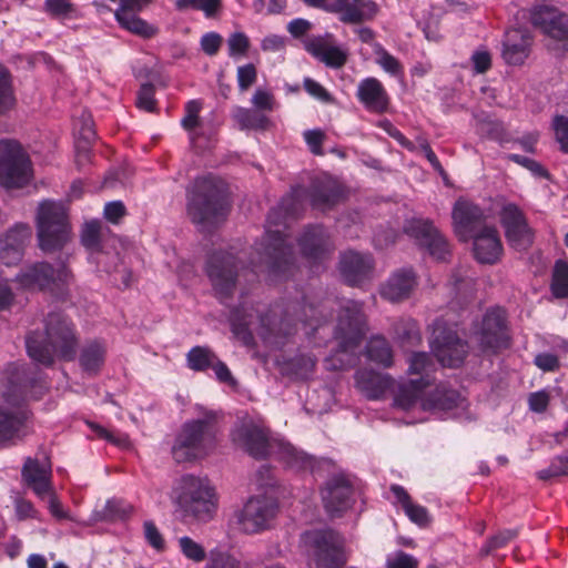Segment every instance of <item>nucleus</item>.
<instances>
[{
    "instance_id": "obj_37",
    "label": "nucleus",
    "mask_w": 568,
    "mask_h": 568,
    "mask_svg": "<svg viewBox=\"0 0 568 568\" xmlns=\"http://www.w3.org/2000/svg\"><path fill=\"white\" fill-rule=\"evenodd\" d=\"M43 10L61 21L75 20L81 17L80 10L69 0H45Z\"/></svg>"
},
{
    "instance_id": "obj_22",
    "label": "nucleus",
    "mask_w": 568,
    "mask_h": 568,
    "mask_svg": "<svg viewBox=\"0 0 568 568\" xmlns=\"http://www.w3.org/2000/svg\"><path fill=\"white\" fill-rule=\"evenodd\" d=\"M305 49L316 59L331 68H339L347 60V50L337 44L328 33L304 39Z\"/></svg>"
},
{
    "instance_id": "obj_54",
    "label": "nucleus",
    "mask_w": 568,
    "mask_h": 568,
    "mask_svg": "<svg viewBox=\"0 0 568 568\" xmlns=\"http://www.w3.org/2000/svg\"><path fill=\"white\" fill-rule=\"evenodd\" d=\"M132 511V507L120 499H111L106 503L104 517L109 519L124 518Z\"/></svg>"
},
{
    "instance_id": "obj_10",
    "label": "nucleus",
    "mask_w": 568,
    "mask_h": 568,
    "mask_svg": "<svg viewBox=\"0 0 568 568\" xmlns=\"http://www.w3.org/2000/svg\"><path fill=\"white\" fill-rule=\"evenodd\" d=\"M288 201L283 200L281 205L268 214L265 234L267 244L263 247L264 252L258 250L261 260L266 263L270 274L274 276L286 274L293 261L292 251L286 244V235L283 234L287 225L286 219L291 214Z\"/></svg>"
},
{
    "instance_id": "obj_1",
    "label": "nucleus",
    "mask_w": 568,
    "mask_h": 568,
    "mask_svg": "<svg viewBox=\"0 0 568 568\" xmlns=\"http://www.w3.org/2000/svg\"><path fill=\"white\" fill-rule=\"evenodd\" d=\"M408 379L398 384L394 406L402 410H423L439 418L463 417L467 402L457 392L444 386L427 394L433 385L436 365L425 352L412 353L407 358Z\"/></svg>"
},
{
    "instance_id": "obj_9",
    "label": "nucleus",
    "mask_w": 568,
    "mask_h": 568,
    "mask_svg": "<svg viewBox=\"0 0 568 568\" xmlns=\"http://www.w3.org/2000/svg\"><path fill=\"white\" fill-rule=\"evenodd\" d=\"M172 500L185 516L204 523L213 518L217 507L216 496L209 480L192 475L183 476L176 483Z\"/></svg>"
},
{
    "instance_id": "obj_3",
    "label": "nucleus",
    "mask_w": 568,
    "mask_h": 568,
    "mask_svg": "<svg viewBox=\"0 0 568 568\" xmlns=\"http://www.w3.org/2000/svg\"><path fill=\"white\" fill-rule=\"evenodd\" d=\"M43 385L27 375L23 366L12 364L2 375L0 388V442L21 437L29 418L28 398H39Z\"/></svg>"
},
{
    "instance_id": "obj_48",
    "label": "nucleus",
    "mask_w": 568,
    "mask_h": 568,
    "mask_svg": "<svg viewBox=\"0 0 568 568\" xmlns=\"http://www.w3.org/2000/svg\"><path fill=\"white\" fill-rule=\"evenodd\" d=\"M38 498L47 503L48 509L54 518L59 520L70 518L69 511L63 508L59 499V496L55 491V488H52L51 491H48L44 495L39 496Z\"/></svg>"
},
{
    "instance_id": "obj_16",
    "label": "nucleus",
    "mask_w": 568,
    "mask_h": 568,
    "mask_svg": "<svg viewBox=\"0 0 568 568\" xmlns=\"http://www.w3.org/2000/svg\"><path fill=\"white\" fill-rule=\"evenodd\" d=\"M529 17L532 26L555 41L556 49L568 50V16L547 4H537L531 10H519L517 19Z\"/></svg>"
},
{
    "instance_id": "obj_32",
    "label": "nucleus",
    "mask_w": 568,
    "mask_h": 568,
    "mask_svg": "<svg viewBox=\"0 0 568 568\" xmlns=\"http://www.w3.org/2000/svg\"><path fill=\"white\" fill-rule=\"evenodd\" d=\"M390 493L395 501L404 509L406 516L418 526H426L429 523V515L425 507L412 501L406 490L398 486L393 485Z\"/></svg>"
},
{
    "instance_id": "obj_51",
    "label": "nucleus",
    "mask_w": 568,
    "mask_h": 568,
    "mask_svg": "<svg viewBox=\"0 0 568 568\" xmlns=\"http://www.w3.org/2000/svg\"><path fill=\"white\" fill-rule=\"evenodd\" d=\"M250 47V40L243 32H234L227 39L229 54L232 58L243 57Z\"/></svg>"
},
{
    "instance_id": "obj_29",
    "label": "nucleus",
    "mask_w": 568,
    "mask_h": 568,
    "mask_svg": "<svg viewBox=\"0 0 568 568\" xmlns=\"http://www.w3.org/2000/svg\"><path fill=\"white\" fill-rule=\"evenodd\" d=\"M373 267L372 257L353 251L342 255L339 270L345 281L351 285L359 284L366 278Z\"/></svg>"
},
{
    "instance_id": "obj_50",
    "label": "nucleus",
    "mask_w": 568,
    "mask_h": 568,
    "mask_svg": "<svg viewBox=\"0 0 568 568\" xmlns=\"http://www.w3.org/2000/svg\"><path fill=\"white\" fill-rule=\"evenodd\" d=\"M386 568H418V560L402 550L388 554L386 557Z\"/></svg>"
},
{
    "instance_id": "obj_17",
    "label": "nucleus",
    "mask_w": 568,
    "mask_h": 568,
    "mask_svg": "<svg viewBox=\"0 0 568 568\" xmlns=\"http://www.w3.org/2000/svg\"><path fill=\"white\" fill-rule=\"evenodd\" d=\"M277 505L272 497L256 495L251 497L236 514L239 529L245 534H257L271 526Z\"/></svg>"
},
{
    "instance_id": "obj_33",
    "label": "nucleus",
    "mask_w": 568,
    "mask_h": 568,
    "mask_svg": "<svg viewBox=\"0 0 568 568\" xmlns=\"http://www.w3.org/2000/svg\"><path fill=\"white\" fill-rule=\"evenodd\" d=\"M105 345L100 341L85 344L80 353V365L88 373H95L104 363Z\"/></svg>"
},
{
    "instance_id": "obj_57",
    "label": "nucleus",
    "mask_w": 568,
    "mask_h": 568,
    "mask_svg": "<svg viewBox=\"0 0 568 568\" xmlns=\"http://www.w3.org/2000/svg\"><path fill=\"white\" fill-rule=\"evenodd\" d=\"M341 196V191L337 187H327L317 192L313 196V204L317 207L325 209L334 204Z\"/></svg>"
},
{
    "instance_id": "obj_63",
    "label": "nucleus",
    "mask_w": 568,
    "mask_h": 568,
    "mask_svg": "<svg viewBox=\"0 0 568 568\" xmlns=\"http://www.w3.org/2000/svg\"><path fill=\"white\" fill-rule=\"evenodd\" d=\"M473 68L477 73L486 72L491 65L490 53L485 49L476 50L470 58Z\"/></svg>"
},
{
    "instance_id": "obj_47",
    "label": "nucleus",
    "mask_w": 568,
    "mask_h": 568,
    "mask_svg": "<svg viewBox=\"0 0 568 568\" xmlns=\"http://www.w3.org/2000/svg\"><path fill=\"white\" fill-rule=\"evenodd\" d=\"M181 552L190 560L200 562L205 558L204 548L192 538L183 536L179 539Z\"/></svg>"
},
{
    "instance_id": "obj_2",
    "label": "nucleus",
    "mask_w": 568,
    "mask_h": 568,
    "mask_svg": "<svg viewBox=\"0 0 568 568\" xmlns=\"http://www.w3.org/2000/svg\"><path fill=\"white\" fill-rule=\"evenodd\" d=\"M234 444L243 447L254 458L274 457L295 470L316 471L320 462L297 450L290 443L271 437L264 422L257 417L240 418L231 433Z\"/></svg>"
},
{
    "instance_id": "obj_59",
    "label": "nucleus",
    "mask_w": 568,
    "mask_h": 568,
    "mask_svg": "<svg viewBox=\"0 0 568 568\" xmlns=\"http://www.w3.org/2000/svg\"><path fill=\"white\" fill-rule=\"evenodd\" d=\"M304 89L310 95H312L313 98L321 102L327 103L332 101V97L327 92V90L322 84H320L318 82L311 78L304 79Z\"/></svg>"
},
{
    "instance_id": "obj_8",
    "label": "nucleus",
    "mask_w": 568,
    "mask_h": 568,
    "mask_svg": "<svg viewBox=\"0 0 568 568\" xmlns=\"http://www.w3.org/2000/svg\"><path fill=\"white\" fill-rule=\"evenodd\" d=\"M365 332V321L362 305L354 301H346L341 305L335 339L338 349L326 359L332 369H343L354 363L355 349Z\"/></svg>"
},
{
    "instance_id": "obj_52",
    "label": "nucleus",
    "mask_w": 568,
    "mask_h": 568,
    "mask_svg": "<svg viewBox=\"0 0 568 568\" xmlns=\"http://www.w3.org/2000/svg\"><path fill=\"white\" fill-rule=\"evenodd\" d=\"M568 475V454L556 457L547 469L538 473L540 479Z\"/></svg>"
},
{
    "instance_id": "obj_13",
    "label": "nucleus",
    "mask_w": 568,
    "mask_h": 568,
    "mask_svg": "<svg viewBox=\"0 0 568 568\" xmlns=\"http://www.w3.org/2000/svg\"><path fill=\"white\" fill-rule=\"evenodd\" d=\"M301 542L312 551L317 568H338L347 560L344 538L331 529L305 531Z\"/></svg>"
},
{
    "instance_id": "obj_46",
    "label": "nucleus",
    "mask_w": 568,
    "mask_h": 568,
    "mask_svg": "<svg viewBox=\"0 0 568 568\" xmlns=\"http://www.w3.org/2000/svg\"><path fill=\"white\" fill-rule=\"evenodd\" d=\"M252 105L260 111L272 112L278 108L274 94L267 90L257 88L251 99Z\"/></svg>"
},
{
    "instance_id": "obj_42",
    "label": "nucleus",
    "mask_w": 568,
    "mask_h": 568,
    "mask_svg": "<svg viewBox=\"0 0 568 568\" xmlns=\"http://www.w3.org/2000/svg\"><path fill=\"white\" fill-rule=\"evenodd\" d=\"M375 61L386 73L390 74L392 77H403L404 69L400 62L381 45L375 48Z\"/></svg>"
},
{
    "instance_id": "obj_5",
    "label": "nucleus",
    "mask_w": 568,
    "mask_h": 568,
    "mask_svg": "<svg viewBox=\"0 0 568 568\" xmlns=\"http://www.w3.org/2000/svg\"><path fill=\"white\" fill-rule=\"evenodd\" d=\"M28 355L37 363L49 366L54 358L73 359L78 339L71 322L60 313L48 316L44 333H31L26 341Z\"/></svg>"
},
{
    "instance_id": "obj_43",
    "label": "nucleus",
    "mask_w": 568,
    "mask_h": 568,
    "mask_svg": "<svg viewBox=\"0 0 568 568\" xmlns=\"http://www.w3.org/2000/svg\"><path fill=\"white\" fill-rule=\"evenodd\" d=\"M397 337L403 344L408 343L409 345H418L422 341V335L417 323L412 320L402 321L395 328Z\"/></svg>"
},
{
    "instance_id": "obj_26",
    "label": "nucleus",
    "mask_w": 568,
    "mask_h": 568,
    "mask_svg": "<svg viewBox=\"0 0 568 568\" xmlns=\"http://www.w3.org/2000/svg\"><path fill=\"white\" fill-rule=\"evenodd\" d=\"M352 487L343 477L331 479L322 490V498L326 510L338 515L351 507Z\"/></svg>"
},
{
    "instance_id": "obj_60",
    "label": "nucleus",
    "mask_w": 568,
    "mask_h": 568,
    "mask_svg": "<svg viewBox=\"0 0 568 568\" xmlns=\"http://www.w3.org/2000/svg\"><path fill=\"white\" fill-rule=\"evenodd\" d=\"M556 139L564 151H568V118L559 115L552 123Z\"/></svg>"
},
{
    "instance_id": "obj_41",
    "label": "nucleus",
    "mask_w": 568,
    "mask_h": 568,
    "mask_svg": "<svg viewBox=\"0 0 568 568\" xmlns=\"http://www.w3.org/2000/svg\"><path fill=\"white\" fill-rule=\"evenodd\" d=\"M14 236V234H4L0 239V261L7 266L19 263L23 256L24 250L11 242Z\"/></svg>"
},
{
    "instance_id": "obj_44",
    "label": "nucleus",
    "mask_w": 568,
    "mask_h": 568,
    "mask_svg": "<svg viewBox=\"0 0 568 568\" xmlns=\"http://www.w3.org/2000/svg\"><path fill=\"white\" fill-rule=\"evenodd\" d=\"M551 291L556 297L568 296V265L564 262L556 263Z\"/></svg>"
},
{
    "instance_id": "obj_64",
    "label": "nucleus",
    "mask_w": 568,
    "mask_h": 568,
    "mask_svg": "<svg viewBox=\"0 0 568 568\" xmlns=\"http://www.w3.org/2000/svg\"><path fill=\"white\" fill-rule=\"evenodd\" d=\"M207 568H239V562L226 552L214 551L211 554V561Z\"/></svg>"
},
{
    "instance_id": "obj_36",
    "label": "nucleus",
    "mask_w": 568,
    "mask_h": 568,
    "mask_svg": "<svg viewBox=\"0 0 568 568\" xmlns=\"http://www.w3.org/2000/svg\"><path fill=\"white\" fill-rule=\"evenodd\" d=\"M371 361L388 367L393 364V352L387 341L382 336L372 337L366 347Z\"/></svg>"
},
{
    "instance_id": "obj_34",
    "label": "nucleus",
    "mask_w": 568,
    "mask_h": 568,
    "mask_svg": "<svg viewBox=\"0 0 568 568\" xmlns=\"http://www.w3.org/2000/svg\"><path fill=\"white\" fill-rule=\"evenodd\" d=\"M101 223L99 220H91L84 223L81 234L83 245L92 251L91 258H94L97 264L104 263L105 253L99 251Z\"/></svg>"
},
{
    "instance_id": "obj_18",
    "label": "nucleus",
    "mask_w": 568,
    "mask_h": 568,
    "mask_svg": "<svg viewBox=\"0 0 568 568\" xmlns=\"http://www.w3.org/2000/svg\"><path fill=\"white\" fill-rule=\"evenodd\" d=\"M475 337L485 353H495L508 345L506 314L500 307L488 310L475 331Z\"/></svg>"
},
{
    "instance_id": "obj_31",
    "label": "nucleus",
    "mask_w": 568,
    "mask_h": 568,
    "mask_svg": "<svg viewBox=\"0 0 568 568\" xmlns=\"http://www.w3.org/2000/svg\"><path fill=\"white\" fill-rule=\"evenodd\" d=\"M341 20L346 23H358L373 19L378 12V6L373 0H342L337 10Z\"/></svg>"
},
{
    "instance_id": "obj_58",
    "label": "nucleus",
    "mask_w": 568,
    "mask_h": 568,
    "mask_svg": "<svg viewBox=\"0 0 568 568\" xmlns=\"http://www.w3.org/2000/svg\"><path fill=\"white\" fill-rule=\"evenodd\" d=\"M6 234H14L16 236L11 239L13 245L20 246L23 248L30 242L32 237V230L30 226L26 224H17L11 230H9Z\"/></svg>"
},
{
    "instance_id": "obj_27",
    "label": "nucleus",
    "mask_w": 568,
    "mask_h": 568,
    "mask_svg": "<svg viewBox=\"0 0 568 568\" xmlns=\"http://www.w3.org/2000/svg\"><path fill=\"white\" fill-rule=\"evenodd\" d=\"M357 389L368 399H381L394 387V379L388 374L374 371H358L355 375Z\"/></svg>"
},
{
    "instance_id": "obj_6",
    "label": "nucleus",
    "mask_w": 568,
    "mask_h": 568,
    "mask_svg": "<svg viewBox=\"0 0 568 568\" xmlns=\"http://www.w3.org/2000/svg\"><path fill=\"white\" fill-rule=\"evenodd\" d=\"M194 413L197 417L181 426L172 446V455L179 463L204 458L216 447V413L202 405H195Z\"/></svg>"
},
{
    "instance_id": "obj_45",
    "label": "nucleus",
    "mask_w": 568,
    "mask_h": 568,
    "mask_svg": "<svg viewBox=\"0 0 568 568\" xmlns=\"http://www.w3.org/2000/svg\"><path fill=\"white\" fill-rule=\"evenodd\" d=\"M477 132L494 140L501 139L504 134V126L500 122L490 119L489 116L476 118Z\"/></svg>"
},
{
    "instance_id": "obj_40",
    "label": "nucleus",
    "mask_w": 568,
    "mask_h": 568,
    "mask_svg": "<svg viewBox=\"0 0 568 568\" xmlns=\"http://www.w3.org/2000/svg\"><path fill=\"white\" fill-rule=\"evenodd\" d=\"M202 109V103L199 100H191L185 105V115L181 120L184 130L190 134L192 144H196V134L200 126L199 113Z\"/></svg>"
},
{
    "instance_id": "obj_62",
    "label": "nucleus",
    "mask_w": 568,
    "mask_h": 568,
    "mask_svg": "<svg viewBox=\"0 0 568 568\" xmlns=\"http://www.w3.org/2000/svg\"><path fill=\"white\" fill-rule=\"evenodd\" d=\"M550 395L547 390L531 393L528 397L529 409L535 413H544L549 404Z\"/></svg>"
},
{
    "instance_id": "obj_15",
    "label": "nucleus",
    "mask_w": 568,
    "mask_h": 568,
    "mask_svg": "<svg viewBox=\"0 0 568 568\" xmlns=\"http://www.w3.org/2000/svg\"><path fill=\"white\" fill-rule=\"evenodd\" d=\"M429 347L437 361L446 367H458L463 364L468 347L459 338L456 329L442 320L434 323Z\"/></svg>"
},
{
    "instance_id": "obj_55",
    "label": "nucleus",
    "mask_w": 568,
    "mask_h": 568,
    "mask_svg": "<svg viewBox=\"0 0 568 568\" xmlns=\"http://www.w3.org/2000/svg\"><path fill=\"white\" fill-rule=\"evenodd\" d=\"M136 104L140 109L145 110L148 112H152L155 109V100H154V87L152 84H142L139 92Z\"/></svg>"
},
{
    "instance_id": "obj_4",
    "label": "nucleus",
    "mask_w": 568,
    "mask_h": 568,
    "mask_svg": "<svg viewBox=\"0 0 568 568\" xmlns=\"http://www.w3.org/2000/svg\"><path fill=\"white\" fill-rule=\"evenodd\" d=\"M454 231L463 242L473 240L475 258L481 264H494L503 254V245L494 226L486 225L483 211L473 203L459 199L452 213Z\"/></svg>"
},
{
    "instance_id": "obj_23",
    "label": "nucleus",
    "mask_w": 568,
    "mask_h": 568,
    "mask_svg": "<svg viewBox=\"0 0 568 568\" xmlns=\"http://www.w3.org/2000/svg\"><path fill=\"white\" fill-rule=\"evenodd\" d=\"M22 478L27 486L39 497L54 488L52 466L47 456L28 458L22 468Z\"/></svg>"
},
{
    "instance_id": "obj_61",
    "label": "nucleus",
    "mask_w": 568,
    "mask_h": 568,
    "mask_svg": "<svg viewBox=\"0 0 568 568\" xmlns=\"http://www.w3.org/2000/svg\"><path fill=\"white\" fill-rule=\"evenodd\" d=\"M256 69L248 63L237 69V82L242 91L247 90L256 80Z\"/></svg>"
},
{
    "instance_id": "obj_24",
    "label": "nucleus",
    "mask_w": 568,
    "mask_h": 568,
    "mask_svg": "<svg viewBox=\"0 0 568 568\" xmlns=\"http://www.w3.org/2000/svg\"><path fill=\"white\" fill-rule=\"evenodd\" d=\"M532 47V37L528 29L511 27L505 34L503 59L507 64L521 65L528 59Z\"/></svg>"
},
{
    "instance_id": "obj_53",
    "label": "nucleus",
    "mask_w": 568,
    "mask_h": 568,
    "mask_svg": "<svg viewBox=\"0 0 568 568\" xmlns=\"http://www.w3.org/2000/svg\"><path fill=\"white\" fill-rule=\"evenodd\" d=\"M13 103L10 77L7 70L0 65V112L10 108Z\"/></svg>"
},
{
    "instance_id": "obj_30",
    "label": "nucleus",
    "mask_w": 568,
    "mask_h": 568,
    "mask_svg": "<svg viewBox=\"0 0 568 568\" xmlns=\"http://www.w3.org/2000/svg\"><path fill=\"white\" fill-rule=\"evenodd\" d=\"M298 247L303 256L317 260L329 248V236L322 226H312L300 237Z\"/></svg>"
},
{
    "instance_id": "obj_20",
    "label": "nucleus",
    "mask_w": 568,
    "mask_h": 568,
    "mask_svg": "<svg viewBox=\"0 0 568 568\" xmlns=\"http://www.w3.org/2000/svg\"><path fill=\"white\" fill-rule=\"evenodd\" d=\"M405 232L425 246L437 260H444L449 253L448 244L437 229L428 221L415 219L405 225Z\"/></svg>"
},
{
    "instance_id": "obj_56",
    "label": "nucleus",
    "mask_w": 568,
    "mask_h": 568,
    "mask_svg": "<svg viewBox=\"0 0 568 568\" xmlns=\"http://www.w3.org/2000/svg\"><path fill=\"white\" fill-rule=\"evenodd\" d=\"M144 537L148 544L158 551H163L165 548V541L152 521H145L143 525Z\"/></svg>"
},
{
    "instance_id": "obj_12",
    "label": "nucleus",
    "mask_w": 568,
    "mask_h": 568,
    "mask_svg": "<svg viewBox=\"0 0 568 568\" xmlns=\"http://www.w3.org/2000/svg\"><path fill=\"white\" fill-rule=\"evenodd\" d=\"M71 281L69 270L59 264L53 268L45 262L26 264L12 281L17 288L36 292L50 291L58 293Z\"/></svg>"
},
{
    "instance_id": "obj_49",
    "label": "nucleus",
    "mask_w": 568,
    "mask_h": 568,
    "mask_svg": "<svg viewBox=\"0 0 568 568\" xmlns=\"http://www.w3.org/2000/svg\"><path fill=\"white\" fill-rule=\"evenodd\" d=\"M74 132L84 144H90L94 140L95 132L89 113L83 112L81 120L74 123ZM85 148L87 145L83 146L84 150Z\"/></svg>"
},
{
    "instance_id": "obj_25",
    "label": "nucleus",
    "mask_w": 568,
    "mask_h": 568,
    "mask_svg": "<svg viewBox=\"0 0 568 568\" xmlns=\"http://www.w3.org/2000/svg\"><path fill=\"white\" fill-rule=\"evenodd\" d=\"M356 95L364 108L373 113L385 112L389 104V97L382 82L376 78L363 79L357 85Z\"/></svg>"
},
{
    "instance_id": "obj_21",
    "label": "nucleus",
    "mask_w": 568,
    "mask_h": 568,
    "mask_svg": "<svg viewBox=\"0 0 568 568\" xmlns=\"http://www.w3.org/2000/svg\"><path fill=\"white\" fill-rule=\"evenodd\" d=\"M500 220L506 237L514 248L525 250L531 244V231L516 205H505L500 212Z\"/></svg>"
},
{
    "instance_id": "obj_14",
    "label": "nucleus",
    "mask_w": 568,
    "mask_h": 568,
    "mask_svg": "<svg viewBox=\"0 0 568 568\" xmlns=\"http://www.w3.org/2000/svg\"><path fill=\"white\" fill-rule=\"evenodd\" d=\"M32 178L31 162L16 141L0 142V184L7 189L21 187Z\"/></svg>"
},
{
    "instance_id": "obj_19",
    "label": "nucleus",
    "mask_w": 568,
    "mask_h": 568,
    "mask_svg": "<svg viewBox=\"0 0 568 568\" xmlns=\"http://www.w3.org/2000/svg\"><path fill=\"white\" fill-rule=\"evenodd\" d=\"M206 272L216 294L221 298L227 296L235 284V256L231 253L213 254Z\"/></svg>"
},
{
    "instance_id": "obj_39",
    "label": "nucleus",
    "mask_w": 568,
    "mask_h": 568,
    "mask_svg": "<svg viewBox=\"0 0 568 568\" xmlns=\"http://www.w3.org/2000/svg\"><path fill=\"white\" fill-rule=\"evenodd\" d=\"M175 8L179 11L199 10L206 18H213L221 11L222 0H175Z\"/></svg>"
},
{
    "instance_id": "obj_11",
    "label": "nucleus",
    "mask_w": 568,
    "mask_h": 568,
    "mask_svg": "<svg viewBox=\"0 0 568 568\" xmlns=\"http://www.w3.org/2000/svg\"><path fill=\"white\" fill-rule=\"evenodd\" d=\"M39 246L44 252L61 248L71 239L68 209L61 202L43 201L37 214Z\"/></svg>"
},
{
    "instance_id": "obj_28",
    "label": "nucleus",
    "mask_w": 568,
    "mask_h": 568,
    "mask_svg": "<svg viewBox=\"0 0 568 568\" xmlns=\"http://www.w3.org/2000/svg\"><path fill=\"white\" fill-rule=\"evenodd\" d=\"M416 285L414 272L410 268H399L388 277L381 294L390 302H398L408 298Z\"/></svg>"
},
{
    "instance_id": "obj_38",
    "label": "nucleus",
    "mask_w": 568,
    "mask_h": 568,
    "mask_svg": "<svg viewBox=\"0 0 568 568\" xmlns=\"http://www.w3.org/2000/svg\"><path fill=\"white\" fill-rule=\"evenodd\" d=\"M217 356L207 347L195 346L187 353V365L193 371L203 372L211 368Z\"/></svg>"
},
{
    "instance_id": "obj_35",
    "label": "nucleus",
    "mask_w": 568,
    "mask_h": 568,
    "mask_svg": "<svg viewBox=\"0 0 568 568\" xmlns=\"http://www.w3.org/2000/svg\"><path fill=\"white\" fill-rule=\"evenodd\" d=\"M233 118L243 130H264L270 125L268 118L256 109L236 108L234 110Z\"/></svg>"
},
{
    "instance_id": "obj_7",
    "label": "nucleus",
    "mask_w": 568,
    "mask_h": 568,
    "mask_svg": "<svg viewBox=\"0 0 568 568\" xmlns=\"http://www.w3.org/2000/svg\"><path fill=\"white\" fill-rule=\"evenodd\" d=\"M230 209L225 183L214 176H202L194 181L189 196L187 212L192 221L202 229L221 223Z\"/></svg>"
}]
</instances>
